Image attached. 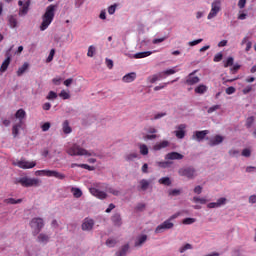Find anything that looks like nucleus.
<instances>
[{
	"instance_id": "62",
	"label": "nucleus",
	"mask_w": 256,
	"mask_h": 256,
	"mask_svg": "<svg viewBox=\"0 0 256 256\" xmlns=\"http://www.w3.org/2000/svg\"><path fill=\"white\" fill-rule=\"evenodd\" d=\"M218 109H221V105H214L208 109V113H214V111H217Z\"/></svg>"
},
{
	"instance_id": "54",
	"label": "nucleus",
	"mask_w": 256,
	"mask_h": 256,
	"mask_svg": "<svg viewBox=\"0 0 256 256\" xmlns=\"http://www.w3.org/2000/svg\"><path fill=\"white\" fill-rule=\"evenodd\" d=\"M233 63H234V59H233V57H229L228 59H227V61L224 63V67H232V65H233Z\"/></svg>"
},
{
	"instance_id": "47",
	"label": "nucleus",
	"mask_w": 256,
	"mask_h": 256,
	"mask_svg": "<svg viewBox=\"0 0 256 256\" xmlns=\"http://www.w3.org/2000/svg\"><path fill=\"white\" fill-rule=\"evenodd\" d=\"M53 57H55V49H51L49 56L46 59L47 63H51V61H53Z\"/></svg>"
},
{
	"instance_id": "39",
	"label": "nucleus",
	"mask_w": 256,
	"mask_h": 256,
	"mask_svg": "<svg viewBox=\"0 0 256 256\" xmlns=\"http://www.w3.org/2000/svg\"><path fill=\"white\" fill-rule=\"evenodd\" d=\"M172 162L164 161V162H157L158 167H161L162 169H167L171 167Z\"/></svg>"
},
{
	"instance_id": "10",
	"label": "nucleus",
	"mask_w": 256,
	"mask_h": 256,
	"mask_svg": "<svg viewBox=\"0 0 256 256\" xmlns=\"http://www.w3.org/2000/svg\"><path fill=\"white\" fill-rule=\"evenodd\" d=\"M219 11H221V2L214 1L212 3L211 11L208 14V19H213V17H217V13H219Z\"/></svg>"
},
{
	"instance_id": "55",
	"label": "nucleus",
	"mask_w": 256,
	"mask_h": 256,
	"mask_svg": "<svg viewBox=\"0 0 256 256\" xmlns=\"http://www.w3.org/2000/svg\"><path fill=\"white\" fill-rule=\"evenodd\" d=\"M199 43H203V39H197V40H193L191 42L188 43V45H190V47H195V45H199Z\"/></svg>"
},
{
	"instance_id": "16",
	"label": "nucleus",
	"mask_w": 256,
	"mask_h": 256,
	"mask_svg": "<svg viewBox=\"0 0 256 256\" xmlns=\"http://www.w3.org/2000/svg\"><path fill=\"white\" fill-rule=\"evenodd\" d=\"M209 135V130L196 131L192 136V139H196V141L201 142L205 137Z\"/></svg>"
},
{
	"instance_id": "46",
	"label": "nucleus",
	"mask_w": 256,
	"mask_h": 256,
	"mask_svg": "<svg viewBox=\"0 0 256 256\" xmlns=\"http://www.w3.org/2000/svg\"><path fill=\"white\" fill-rule=\"evenodd\" d=\"M223 60V53L219 52L214 56L213 62L219 63V61Z\"/></svg>"
},
{
	"instance_id": "53",
	"label": "nucleus",
	"mask_w": 256,
	"mask_h": 256,
	"mask_svg": "<svg viewBox=\"0 0 256 256\" xmlns=\"http://www.w3.org/2000/svg\"><path fill=\"white\" fill-rule=\"evenodd\" d=\"M46 99H48L49 101L53 100V99H57V94L53 91H50L46 97Z\"/></svg>"
},
{
	"instance_id": "11",
	"label": "nucleus",
	"mask_w": 256,
	"mask_h": 256,
	"mask_svg": "<svg viewBox=\"0 0 256 256\" xmlns=\"http://www.w3.org/2000/svg\"><path fill=\"white\" fill-rule=\"evenodd\" d=\"M11 53V48L6 53L7 58L3 61L1 67H0V73H5L7 69H9V65H11V56L9 55Z\"/></svg>"
},
{
	"instance_id": "29",
	"label": "nucleus",
	"mask_w": 256,
	"mask_h": 256,
	"mask_svg": "<svg viewBox=\"0 0 256 256\" xmlns=\"http://www.w3.org/2000/svg\"><path fill=\"white\" fill-rule=\"evenodd\" d=\"M38 243H49V235L45 233H40L37 237Z\"/></svg>"
},
{
	"instance_id": "59",
	"label": "nucleus",
	"mask_w": 256,
	"mask_h": 256,
	"mask_svg": "<svg viewBox=\"0 0 256 256\" xmlns=\"http://www.w3.org/2000/svg\"><path fill=\"white\" fill-rule=\"evenodd\" d=\"M165 39H167V37H162V38H155L152 43L153 45H157L159 43H163V41H165Z\"/></svg>"
},
{
	"instance_id": "33",
	"label": "nucleus",
	"mask_w": 256,
	"mask_h": 256,
	"mask_svg": "<svg viewBox=\"0 0 256 256\" xmlns=\"http://www.w3.org/2000/svg\"><path fill=\"white\" fill-rule=\"evenodd\" d=\"M127 251H129V244L122 246L120 251L116 252V256H126Z\"/></svg>"
},
{
	"instance_id": "42",
	"label": "nucleus",
	"mask_w": 256,
	"mask_h": 256,
	"mask_svg": "<svg viewBox=\"0 0 256 256\" xmlns=\"http://www.w3.org/2000/svg\"><path fill=\"white\" fill-rule=\"evenodd\" d=\"M106 245L108 247H115V245H117V240L113 239V238H109L106 240Z\"/></svg>"
},
{
	"instance_id": "14",
	"label": "nucleus",
	"mask_w": 256,
	"mask_h": 256,
	"mask_svg": "<svg viewBox=\"0 0 256 256\" xmlns=\"http://www.w3.org/2000/svg\"><path fill=\"white\" fill-rule=\"evenodd\" d=\"M227 203L226 198H219L217 202H211L207 204L208 209H217Z\"/></svg>"
},
{
	"instance_id": "50",
	"label": "nucleus",
	"mask_w": 256,
	"mask_h": 256,
	"mask_svg": "<svg viewBox=\"0 0 256 256\" xmlns=\"http://www.w3.org/2000/svg\"><path fill=\"white\" fill-rule=\"evenodd\" d=\"M115 11H117V4L109 6V8H108L109 15H114Z\"/></svg>"
},
{
	"instance_id": "57",
	"label": "nucleus",
	"mask_w": 256,
	"mask_h": 256,
	"mask_svg": "<svg viewBox=\"0 0 256 256\" xmlns=\"http://www.w3.org/2000/svg\"><path fill=\"white\" fill-rule=\"evenodd\" d=\"M251 91H253V86L248 85V86H246V87L242 90V93H243L244 95H247L248 93H251Z\"/></svg>"
},
{
	"instance_id": "64",
	"label": "nucleus",
	"mask_w": 256,
	"mask_h": 256,
	"mask_svg": "<svg viewBox=\"0 0 256 256\" xmlns=\"http://www.w3.org/2000/svg\"><path fill=\"white\" fill-rule=\"evenodd\" d=\"M228 153H229L230 157H237V155H239V150L231 149V150H229Z\"/></svg>"
},
{
	"instance_id": "34",
	"label": "nucleus",
	"mask_w": 256,
	"mask_h": 256,
	"mask_svg": "<svg viewBox=\"0 0 256 256\" xmlns=\"http://www.w3.org/2000/svg\"><path fill=\"white\" fill-rule=\"evenodd\" d=\"M158 183H160V185H166L167 187H169L171 185V178L170 177H162L158 180Z\"/></svg>"
},
{
	"instance_id": "58",
	"label": "nucleus",
	"mask_w": 256,
	"mask_h": 256,
	"mask_svg": "<svg viewBox=\"0 0 256 256\" xmlns=\"http://www.w3.org/2000/svg\"><path fill=\"white\" fill-rule=\"evenodd\" d=\"M41 129H42V131H49V129H51V123H49V122H46V123H44L42 126H41Z\"/></svg>"
},
{
	"instance_id": "38",
	"label": "nucleus",
	"mask_w": 256,
	"mask_h": 256,
	"mask_svg": "<svg viewBox=\"0 0 256 256\" xmlns=\"http://www.w3.org/2000/svg\"><path fill=\"white\" fill-rule=\"evenodd\" d=\"M137 157H139V154L133 152V153H129L125 156V160L126 161H133L134 159H137Z\"/></svg>"
},
{
	"instance_id": "48",
	"label": "nucleus",
	"mask_w": 256,
	"mask_h": 256,
	"mask_svg": "<svg viewBox=\"0 0 256 256\" xmlns=\"http://www.w3.org/2000/svg\"><path fill=\"white\" fill-rule=\"evenodd\" d=\"M193 201L194 203H201V205H205V203H207V199L199 197H194Z\"/></svg>"
},
{
	"instance_id": "60",
	"label": "nucleus",
	"mask_w": 256,
	"mask_h": 256,
	"mask_svg": "<svg viewBox=\"0 0 256 256\" xmlns=\"http://www.w3.org/2000/svg\"><path fill=\"white\" fill-rule=\"evenodd\" d=\"M145 204L144 203H139L137 204V206L135 207V211H145Z\"/></svg>"
},
{
	"instance_id": "13",
	"label": "nucleus",
	"mask_w": 256,
	"mask_h": 256,
	"mask_svg": "<svg viewBox=\"0 0 256 256\" xmlns=\"http://www.w3.org/2000/svg\"><path fill=\"white\" fill-rule=\"evenodd\" d=\"M196 73H197V70H195L194 72H192L188 75V78L186 80L187 85H197V83H199V81H201V79H199V77L195 76Z\"/></svg>"
},
{
	"instance_id": "1",
	"label": "nucleus",
	"mask_w": 256,
	"mask_h": 256,
	"mask_svg": "<svg viewBox=\"0 0 256 256\" xmlns=\"http://www.w3.org/2000/svg\"><path fill=\"white\" fill-rule=\"evenodd\" d=\"M57 6L51 4L46 8V12L42 16V23L40 25V31H45L51 23H53V19H55V9Z\"/></svg>"
},
{
	"instance_id": "27",
	"label": "nucleus",
	"mask_w": 256,
	"mask_h": 256,
	"mask_svg": "<svg viewBox=\"0 0 256 256\" xmlns=\"http://www.w3.org/2000/svg\"><path fill=\"white\" fill-rule=\"evenodd\" d=\"M29 69V64L25 62L20 68H18L16 75L21 77Z\"/></svg>"
},
{
	"instance_id": "18",
	"label": "nucleus",
	"mask_w": 256,
	"mask_h": 256,
	"mask_svg": "<svg viewBox=\"0 0 256 256\" xmlns=\"http://www.w3.org/2000/svg\"><path fill=\"white\" fill-rule=\"evenodd\" d=\"M224 137L221 135H216L209 141L210 147H215L216 145H221V142L224 141Z\"/></svg>"
},
{
	"instance_id": "32",
	"label": "nucleus",
	"mask_w": 256,
	"mask_h": 256,
	"mask_svg": "<svg viewBox=\"0 0 256 256\" xmlns=\"http://www.w3.org/2000/svg\"><path fill=\"white\" fill-rule=\"evenodd\" d=\"M4 203H6L7 205H17L19 203H23L22 199H14V198H7L4 200Z\"/></svg>"
},
{
	"instance_id": "3",
	"label": "nucleus",
	"mask_w": 256,
	"mask_h": 256,
	"mask_svg": "<svg viewBox=\"0 0 256 256\" xmlns=\"http://www.w3.org/2000/svg\"><path fill=\"white\" fill-rule=\"evenodd\" d=\"M16 183L22 187H39V185H41V180L39 178H29L24 176L22 178H18Z\"/></svg>"
},
{
	"instance_id": "23",
	"label": "nucleus",
	"mask_w": 256,
	"mask_h": 256,
	"mask_svg": "<svg viewBox=\"0 0 256 256\" xmlns=\"http://www.w3.org/2000/svg\"><path fill=\"white\" fill-rule=\"evenodd\" d=\"M62 130L65 135H69V133H72L73 129L71 126H69V120H65L62 124Z\"/></svg>"
},
{
	"instance_id": "5",
	"label": "nucleus",
	"mask_w": 256,
	"mask_h": 256,
	"mask_svg": "<svg viewBox=\"0 0 256 256\" xmlns=\"http://www.w3.org/2000/svg\"><path fill=\"white\" fill-rule=\"evenodd\" d=\"M30 227L32 229V234L34 235V237H36V235H39V233H41L43 227H45V222L43 221V218H33L30 221Z\"/></svg>"
},
{
	"instance_id": "44",
	"label": "nucleus",
	"mask_w": 256,
	"mask_h": 256,
	"mask_svg": "<svg viewBox=\"0 0 256 256\" xmlns=\"http://www.w3.org/2000/svg\"><path fill=\"white\" fill-rule=\"evenodd\" d=\"M59 97H61L62 99H70L71 98V95L65 91V90H62L60 93H59Z\"/></svg>"
},
{
	"instance_id": "30",
	"label": "nucleus",
	"mask_w": 256,
	"mask_h": 256,
	"mask_svg": "<svg viewBox=\"0 0 256 256\" xmlns=\"http://www.w3.org/2000/svg\"><path fill=\"white\" fill-rule=\"evenodd\" d=\"M71 193L73 194V197H75V199L83 197V191H81V189L79 188L72 187Z\"/></svg>"
},
{
	"instance_id": "35",
	"label": "nucleus",
	"mask_w": 256,
	"mask_h": 256,
	"mask_svg": "<svg viewBox=\"0 0 256 256\" xmlns=\"http://www.w3.org/2000/svg\"><path fill=\"white\" fill-rule=\"evenodd\" d=\"M112 221H113L114 225H116L117 227H120V225H121V215L115 214L114 216H112Z\"/></svg>"
},
{
	"instance_id": "40",
	"label": "nucleus",
	"mask_w": 256,
	"mask_h": 256,
	"mask_svg": "<svg viewBox=\"0 0 256 256\" xmlns=\"http://www.w3.org/2000/svg\"><path fill=\"white\" fill-rule=\"evenodd\" d=\"M140 185H141L142 191H147V189L149 188V181L142 179L140 181Z\"/></svg>"
},
{
	"instance_id": "36",
	"label": "nucleus",
	"mask_w": 256,
	"mask_h": 256,
	"mask_svg": "<svg viewBox=\"0 0 256 256\" xmlns=\"http://www.w3.org/2000/svg\"><path fill=\"white\" fill-rule=\"evenodd\" d=\"M140 154L149 155V148L145 144H139Z\"/></svg>"
},
{
	"instance_id": "9",
	"label": "nucleus",
	"mask_w": 256,
	"mask_h": 256,
	"mask_svg": "<svg viewBox=\"0 0 256 256\" xmlns=\"http://www.w3.org/2000/svg\"><path fill=\"white\" fill-rule=\"evenodd\" d=\"M173 227H175V224L167 219L162 224L156 227L155 233H163V231H167V229H173Z\"/></svg>"
},
{
	"instance_id": "28",
	"label": "nucleus",
	"mask_w": 256,
	"mask_h": 256,
	"mask_svg": "<svg viewBox=\"0 0 256 256\" xmlns=\"http://www.w3.org/2000/svg\"><path fill=\"white\" fill-rule=\"evenodd\" d=\"M149 55H153V52L151 51L138 52L134 55V59H145V57H149Z\"/></svg>"
},
{
	"instance_id": "7",
	"label": "nucleus",
	"mask_w": 256,
	"mask_h": 256,
	"mask_svg": "<svg viewBox=\"0 0 256 256\" xmlns=\"http://www.w3.org/2000/svg\"><path fill=\"white\" fill-rule=\"evenodd\" d=\"M97 187H101V183H96L94 187L89 189L91 195L97 197V199H107V193L97 189Z\"/></svg>"
},
{
	"instance_id": "51",
	"label": "nucleus",
	"mask_w": 256,
	"mask_h": 256,
	"mask_svg": "<svg viewBox=\"0 0 256 256\" xmlns=\"http://www.w3.org/2000/svg\"><path fill=\"white\" fill-rule=\"evenodd\" d=\"M148 81H149V83H156V81H159V76H157V74L149 76Z\"/></svg>"
},
{
	"instance_id": "24",
	"label": "nucleus",
	"mask_w": 256,
	"mask_h": 256,
	"mask_svg": "<svg viewBox=\"0 0 256 256\" xmlns=\"http://www.w3.org/2000/svg\"><path fill=\"white\" fill-rule=\"evenodd\" d=\"M23 127V124L18 122L17 124L13 125L12 127V135L13 137L19 136V130Z\"/></svg>"
},
{
	"instance_id": "17",
	"label": "nucleus",
	"mask_w": 256,
	"mask_h": 256,
	"mask_svg": "<svg viewBox=\"0 0 256 256\" xmlns=\"http://www.w3.org/2000/svg\"><path fill=\"white\" fill-rule=\"evenodd\" d=\"M93 225H95V221H93V219L86 218L82 224V230L91 231V229H93Z\"/></svg>"
},
{
	"instance_id": "41",
	"label": "nucleus",
	"mask_w": 256,
	"mask_h": 256,
	"mask_svg": "<svg viewBox=\"0 0 256 256\" xmlns=\"http://www.w3.org/2000/svg\"><path fill=\"white\" fill-rule=\"evenodd\" d=\"M108 193H111L112 195H114L115 197H119V195H121V192L115 188H106Z\"/></svg>"
},
{
	"instance_id": "37",
	"label": "nucleus",
	"mask_w": 256,
	"mask_h": 256,
	"mask_svg": "<svg viewBox=\"0 0 256 256\" xmlns=\"http://www.w3.org/2000/svg\"><path fill=\"white\" fill-rule=\"evenodd\" d=\"M176 81H177V79L172 80L171 82H166L164 84H160L159 86H155L154 91H161V89H165L169 85V83H175Z\"/></svg>"
},
{
	"instance_id": "21",
	"label": "nucleus",
	"mask_w": 256,
	"mask_h": 256,
	"mask_svg": "<svg viewBox=\"0 0 256 256\" xmlns=\"http://www.w3.org/2000/svg\"><path fill=\"white\" fill-rule=\"evenodd\" d=\"M166 147H169V141L163 140L162 142L155 144L153 149L154 151H161V149H166Z\"/></svg>"
},
{
	"instance_id": "63",
	"label": "nucleus",
	"mask_w": 256,
	"mask_h": 256,
	"mask_svg": "<svg viewBox=\"0 0 256 256\" xmlns=\"http://www.w3.org/2000/svg\"><path fill=\"white\" fill-rule=\"evenodd\" d=\"M242 156H243V157H251V150H249L248 148H245V149L242 151Z\"/></svg>"
},
{
	"instance_id": "56",
	"label": "nucleus",
	"mask_w": 256,
	"mask_h": 256,
	"mask_svg": "<svg viewBox=\"0 0 256 256\" xmlns=\"http://www.w3.org/2000/svg\"><path fill=\"white\" fill-rule=\"evenodd\" d=\"M169 195H172L173 197H177V195H181V190L179 189L170 190Z\"/></svg>"
},
{
	"instance_id": "8",
	"label": "nucleus",
	"mask_w": 256,
	"mask_h": 256,
	"mask_svg": "<svg viewBox=\"0 0 256 256\" xmlns=\"http://www.w3.org/2000/svg\"><path fill=\"white\" fill-rule=\"evenodd\" d=\"M16 167H19L20 169H33V167H36L37 162L36 161H27V160H19L18 162L14 163Z\"/></svg>"
},
{
	"instance_id": "4",
	"label": "nucleus",
	"mask_w": 256,
	"mask_h": 256,
	"mask_svg": "<svg viewBox=\"0 0 256 256\" xmlns=\"http://www.w3.org/2000/svg\"><path fill=\"white\" fill-rule=\"evenodd\" d=\"M38 177H55V179H60L63 181L67 176L57 170H38L35 172Z\"/></svg>"
},
{
	"instance_id": "12",
	"label": "nucleus",
	"mask_w": 256,
	"mask_h": 256,
	"mask_svg": "<svg viewBox=\"0 0 256 256\" xmlns=\"http://www.w3.org/2000/svg\"><path fill=\"white\" fill-rule=\"evenodd\" d=\"M183 154L179 152H170L166 154L165 159L168 161H181L183 159Z\"/></svg>"
},
{
	"instance_id": "25",
	"label": "nucleus",
	"mask_w": 256,
	"mask_h": 256,
	"mask_svg": "<svg viewBox=\"0 0 256 256\" xmlns=\"http://www.w3.org/2000/svg\"><path fill=\"white\" fill-rule=\"evenodd\" d=\"M29 5H31V2L27 0L22 8H20L19 15H27V13L29 12Z\"/></svg>"
},
{
	"instance_id": "26",
	"label": "nucleus",
	"mask_w": 256,
	"mask_h": 256,
	"mask_svg": "<svg viewBox=\"0 0 256 256\" xmlns=\"http://www.w3.org/2000/svg\"><path fill=\"white\" fill-rule=\"evenodd\" d=\"M145 241H147V235H141L136 239L134 246L141 247Z\"/></svg>"
},
{
	"instance_id": "61",
	"label": "nucleus",
	"mask_w": 256,
	"mask_h": 256,
	"mask_svg": "<svg viewBox=\"0 0 256 256\" xmlns=\"http://www.w3.org/2000/svg\"><path fill=\"white\" fill-rule=\"evenodd\" d=\"M236 89L233 86H230L228 88H226V95H233V93H235Z\"/></svg>"
},
{
	"instance_id": "6",
	"label": "nucleus",
	"mask_w": 256,
	"mask_h": 256,
	"mask_svg": "<svg viewBox=\"0 0 256 256\" xmlns=\"http://www.w3.org/2000/svg\"><path fill=\"white\" fill-rule=\"evenodd\" d=\"M178 175H180V177H187V179H195V168L193 167L180 168L178 170Z\"/></svg>"
},
{
	"instance_id": "49",
	"label": "nucleus",
	"mask_w": 256,
	"mask_h": 256,
	"mask_svg": "<svg viewBox=\"0 0 256 256\" xmlns=\"http://www.w3.org/2000/svg\"><path fill=\"white\" fill-rule=\"evenodd\" d=\"M254 121H255V118L253 116L247 118V120H246V127L248 129L251 128V126L253 125Z\"/></svg>"
},
{
	"instance_id": "15",
	"label": "nucleus",
	"mask_w": 256,
	"mask_h": 256,
	"mask_svg": "<svg viewBox=\"0 0 256 256\" xmlns=\"http://www.w3.org/2000/svg\"><path fill=\"white\" fill-rule=\"evenodd\" d=\"M177 129L174 133L177 139H185V129H187V125L180 124L177 126Z\"/></svg>"
},
{
	"instance_id": "22",
	"label": "nucleus",
	"mask_w": 256,
	"mask_h": 256,
	"mask_svg": "<svg viewBox=\"0 0 256 256\" xmlns=\"http://www.w3.org/2000/svg\"><path fill=\"white\" fill-rule=\"evenodd\" d=\"M15 117L19 120V123L23 124V119L27 117V112H25L23 108H20L18 111H16Z\"/></svg>"
},
{
	"instance_id": "19",
	"label": "nucleus",
	"mask_w": 256,
	"mask_h": 256,
	"mask_svg": "<svg viewBox=\"0 0 256 256\" xmlns=\"http://www.w3.org/2000/svg\"><path fill=\"white\" fill-rule=\"evenodd\" d=\"M137 79V74L135 72H131L123 76L122 81L124 83H133Z\"/></svg>"
},
{
	"instance_id": "45",
	"label": "nucleus",
	"mask_w": 256,
	"mask_h": 256,
	"mask_svg": "<svg viewBox=\"0 0 256 256\" xmlns=\"http://www.w3.org/2000/svg\"><path fill=\"white\" fill-rule=\"evenodd\" d=\"M188 249H193V246L189 243L185 244L184 246H182L180 249H179V252L180 253H185V251H187Z\"/></svg>"
},
{
	"instance_id": "52",
	"label": "nucleus",
	"mask_w": 256,
	"mask_h": 256,
	"mask_svg": "<svg viewBox=\"0 0 256 256\" xmlns=\"http://www.w3.org/2000/svg\"><path fill=\"white\" fill-rule=\"evenodd\" d=\"M95 55V47L94 46H89L87 56L88 57H93Z\"/></svg>"
},
{
	"instance_id": "43",
	"label": "nucleus",
	"mask_w": 256,
	"mask_h": 256,
	"mask_svg": "<svg viewBox=\"0 0 256 256\" xmlns=\"http://www.w3.org/2000/svg\"><path fill=\"white\" fill-rule=\"evenodd\" d=\"M197 221L195 218H185L182 223L183 225H193Z\"/></svg>"
},
{
	"instance_id": "31",
	"label": "nucleus",
	"mask_w": 256,
	"mask_h": 256,
	"mask_svg": "<svg viewBox=\"0 0 256 256\" xmlns=\"http://www.w3.org/2000/svg\"><path fill=\"white\" fill-rule=\"evenodd\" d=\"M195 93H197L198 95H203L204 93H207V86H205L204 84H200L199 86H197L195 88Z\"/></svg>"
},
{
	"instance_id": "20",
	"label": "nucleus",
	"mask_w": 256,
	"mask_h": 256,
	"mask_svg": "<svg viewBox=\"0 0 256 256\" xmlns=\"http://www.w3.org/2000/svg\"><path fill=\"white\" fill-rule=\"evenodd\" d=\"M7 19H8V25L11 29H15V27H17V25H19L16 15H9L7 17Z\"/></svg>"
},
{
	"instance_id": "2",
	"label": "nucleus",
	"mask_w": 256,
	"mask_h": 256,
	"mask_svg": "<svg viewBox=\"0 0 256 256\" xmlns=\"http://www.w3.org/2000/svg\"><path fill=\"white\" fill-rule=\"evenodd\" d=\"M67 153L68 155H71V157L83 156V155H86L87 157H97V154L95 152H89L77 144L72 145L67 150Z\"/></svg>"
}]
</instances>
